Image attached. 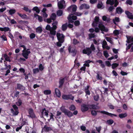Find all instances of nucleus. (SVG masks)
<instances>
[{
	"label": "nucleus",
	"mask_w": 133,
	"mask_h": 133,
	"mask_svg": "<svg viewBox=\"0 0 133 133\" xmlns=\"http://www.w3.org/2000/svg\"><path fill=\"white\" fill-rule=\"evenodd\" d=\"M60 109L62 112L68 117H70L73 116L72 113L70 111L65 108L64 107H62Z\"/></svg>",
	"instance_id": "obj_1"
},
{
	"label": "nucleus",
	"mask_w": 133,
	"mask_h": 133,
	"mask_svg": "<svg viewBox=\"0 0 133 133\" xmlns=\"http://www.w3.org/2000/svg\"><path fill=\"white\" fill-rule=\"evenodd\" d=\"M12 107L13 109L11 108L10 109L11 113L14 116L17 115L19 113L18 108L15 104L12 105Z\"/></svg>",
	"instance_id": "obj_2"
},
{
	"label": "nucleus",
	"mask_w": 133,
	"mask_h": 133,
	"mask_svg": "<svg viewBox=\"0 0 133 133\" xmlns=\"http://www.w3.org/2000/svg\"><path fill=\"white\" fill-rule=\"evenodd\" d=\"M69 52L72 53V56L73 57L75 56L77 53V51L75 47L74 48H72L70 45L68 48Z\"/></svg>",
	"instance_id": "obj_3"
},
{
	"label": "nucleus",
	"mask_w": 133,
	"mask_h": 133,
	"mask_svg": "<svg viewBox=\"0 0 133 133\" xmlns=\"http://www.w3.org/2000/svg\"><path fill=\"white\" fill-rule=\"evenodd\" d=\"M28 113L29 115H28L29 117H30L32 118H35L36 115L34 113L33 109L32 108H30L28 110Z\"/></svg>",
	"instance_id": "obj_4"
},
{
	"label": "nucleus",
	"mask_w": 133,
	"mask_h": 133,
	"mask_svg": "<svg viewBox=\"0 0 133 133\" xmlns=\"http://www.w3.org/2000/svg\"><path fill=\"white\" fill-rule=\"evenodd\" d=\"M62 97L63 99L65 100L71 99L73 100L74 99V97L71 94L63 95L62 96Z\"/></svg>",
	"instance_id": "obj_5"
},
{
	"label": "nucleus",
	"mask_w": 133,
	"mask_h": 133,
	"mask_svg": "<svg viewBox=\"0 0 133 133\" xmlns=\"http://www.w3.org/2000/svg\"><path fill=\"white\" fill-rule=\"evenodd\" d=\"M49 111L48 110H46V109L45 108L42 109V111L41 113V118H44V115L45 116H46V117H48V113Z\"/></svg>",
	"instance_id": "obj_6"
},
{
	"label": "nucleus",
	"mask_w": 133,
	"mask_h": 133,
	"mask_svg": "<svg viewBox=\"0 0 133 133\" xmlns=\"http://www.w3.org/2000/svg\"><path fill=\"white\" fill-rule=\"evenodd\" d=\"M56 35L57 39L59 41H61L62 42H64L65 36L63 34H61L60 33L58 32Z\"/></svg>",
	"instance_id": "obj_7"
},
{
	"label": "nucleus",
	"mask_w": 133,
	"mask_h": 133,
	"mask_svg": "<svg viewBox=\"0 0 133 133\" xmlns=\"http://www.w3.org/2000/svg\"><path fill=\"white\" fill-rule=\"evenodd\" d=\"M89 104L83 103L81 105V110L82 112H84L88 111L89 109Z\"/></svg>",
	"instance_id": "obj_8"
},
{
	"label": "nucleus",
	"mask_w": 133,
	"mask_h": 133,
	"mask_svg": "<svg viewBox=\"0 0 133 133\" xmlns=\"http://www.w3.org/2000/svg\"><path fill=\"white\" fill-rule=\"evenodd\" d=\"M82 52L83 54H87L89 56L91 53L92 51L90 48L86 47L85 49L83 50Z\"/></svg>",
	"instance_id": "obj_9"
},
{
	"label": "nucleus",
	"mask_w": 133,
	"mask_h": 133,
	"mask_svg": "<svg viewBox=\"0 0 133 133\" xmlns=\"http://www.w3.org/2000/svg\"><path fill=\"white\" fill-rule=\"evenodd\" d=\"M23 53L22 54V56L26 59L28 58V56L30 53L31 52L30 51V49H28L25 52H24V50L23 51Z\"/></svg>",
	"instance_id": "obj_10"
},
{
	"label": "nucleus",
	"mask_w": 133,
	"mask_h": 133,
	"mask_svg": "<svg viewBox=\"0 0 133 133\" xmlns=\"http://www.w3.org/2000/svg\"><path fill=\"white\" fill-rule=\"evenodd\" d=\"M98 27L99 29L102 31H104L107 32L108 31V29L106 28L105 26L102 24H99Z\"/></svg>",
	"instance_id": "obj_11"
},
{
	"label": "nucleus",
	"mask_w": 133,
	"mask_h": 133,
	"mask_svg": "<svg viewBox=\"0 0 133 133\" xmlns=\"http://www.w3.org/2000/svg\"><path fill=\"white\" fill-rule=\"evenodd\" d=\"M99 19V17L96 16L95 17L94 22L92 24V25L93 27H95L97 26Z\"/></svg>",
	"instance_id": "obj_12"
},
{
	"label": "nucleus",
	"mask_w": 133,
	"mask_h": 133,
	"mask_svg": "<svg viewBox=\"0 0 133 133\" xmlns=\"http://www.w3.org/2000/svg\"><path fill=\"white\" fill-rule=\"evenodd\" d=\"M65 3V1L64 0H62L58 2V6L59 9H62L65 8L63 4Z\"/></svg>",
	"instance_id": "obj_13"
},
{
	"label": "nucleus",
	"mask_w": 133,
	"mask_h": 133,
	"mask_svg": "<svg viewBox=\"0 0 133 133\" xmlns=\"http://www.w3.org/2000/svg\"><path fill=\"white\" fill-rule=\"evenodd\" d=\"M100 112L102 114L107 115L111 117H113V116H114L115 117L117 116V115L116 114L110 113L108 112L104 111H101Z\"/></svg>",
	"instance_id": "obj_14"
},
{
	"label": "nucleus",
	"mask_w": 133,
	"mask_h": 133,
	"mask_svg": "<svg viewBox=\"0 0 133 133\" xmlns=\"http://www.w3.org/2000/svg\"><path fill=\"white\" fill-rule=\"evenodd\" d=\"M17 89L21 90V91H23L25 90V88L24 86L19 83H17Z\"/></svg>",
	"instance_id": "obj_15"
},
{
	"label": "nucleus",
	"mask_w": 133,
	"mask_h": 133,
	"mask_svg": "<svg viewBox=\"0 0 133 133\" xmlns=\"http://www.w3.org/2000/svg\"><path fill=\"white\" fill-rule=\"evenodd\" d=\"M89 8L90 6L86 4H82L80 6L79 9L80 10H82L83 8L86 9H88Z\"/></svg>",
	"instance_id": "obj_16"
},
{
	"label": "nucleus",
	"mask_w": 133,
	"mask_h": 133,
	"mask_svg": "<svg viewBox=\"0 0 133 133\" xmlns=\"http://www.w3.org/2000/svg\"><path fill=\"white\" fill-rule=\"evenodd\" d=\"M125 14L127 15L128 17L130 19H132L133 15L132 14L128 11H125Z\"/></svg>",
	"instance_id": "obj_17"
},
{
	"label": "nucleus",
	"mask_w": 133,
	"mask_h": 133,
	"mask_svg": "<svg viewBox=\"0 0 133 133\" xmlns=\"http://www.w3.org/2000/svg\"><path fill=\"white\" fill-rule=\"evenodd\" d=\"M50 34L51 35H49L50 37L53 39L54 38V36L56 35V31L55 30L51 29L50 31Z\"/></svg>",
	"instance_id": "obj_18"
},
{
	"label": "nucleus",
	"mask_w": 133,
	"mask_h": 133,
	"mask_svg": "<svg viewBox=\"0 0 133 133\" xmlns=\"http://www.w3.org/2000/svg\"><path fill=\"white\" fill-rule=\"evenodd\" d=\"M123 11V10L120 7H118L116 8V12L118 14H121Z\"/></svg>",
	"instance_id": "obj_19"
},
{
	"label": "nucleus",
	"mask_w": 133,
	"mask_h": 133,
	"mask_svg": "<svg viewBox=\"0 0 133 133\" xmlns=\"http://www.w3.org/2000/svg\"><path fill=\"white\" fill-rule=\"evenodd\" d=\"M64 79L62 77L60 78L59 79V88L62 87V86L63 84H64Z\"/></svg>",
	"instance_id": "obj_20"
},
{
	"label": "nucleus",
	"mask_w": 133,
	"mask_h": 133,
	"mask_svg": "<svg viewBox=\"0 0 133 133\" xmlns=\"http://www.w3.org/2000/svg\"><path fill=\"white\" fill-rule=\"evenodd\" d=\"M55 92L56 96L58 97H60L61 94L59 90L57 88H56L55 90Z\"/></svg>",
	"instance_id": "obj_21"
},
{
	"label": "nucleus",
	"mask_w": 133,
	"mask_h": 133,
	"mask_svg": "<svg viewBox=\"0 0 133 133\" xmlns=\"http://www.w3.org/2000/svg\"><path fill=\"white\" fill-rule=\"evenodd\" d=\"M22 103V101L20 98L18 99L17 101L16 102V105L18 106H21Z\"/></svg>",
	"instance_id": "obj_22"
},
{
	"label": "nucleus",
	"mask_w": 133,
	"mask_h": 133,
	"mask_svg": "<svg viewBox=\"0 0 133 133\" xmlns=\"http://www.w3.org/2000/svg\"><path fill=\"white\" fill-rule=\"evenodd\" d=\"M44 128L45 129V130L46 132H48L49 131L52 130V128L48 127L46 125L44 126Z\"/></svg>",
	"instance_id": "obj_23"
},
{
	"label": "nucleus",
	"mask_w": 133,
	"mask_h": 133,
	"mask_svg": "<svg viewBox=\"0 0 133 133\" xmlns=\"http://www.w3.org/2000/svg\"><path fill=\"white\" fill-rule=\"evenodd\" d=\"M68 27V23H66L65 24H64L62 25V31H65L67 28Z\"/></svg>",
	"instance_id": "obj_24"
},
{
	"label": "nucleus",
	"mask_w": 133,
	"mask_h": 133,
	"mask_svg": "<svg viewBox=\"0 0 133 133\" xmlns=\"http://www.w3.org/2000/svg\"><path fill=\"white\" fill-rule=\"evenodd\" d=\"M17 14L22 19H25L27 18V16L25 14H22L19 12L17 13Z\"/></svg>",
	"instance_id": "obj_25"
},
{
	"label": "nucleus",
	"mask_w": 133,
	"mask_h": 133,
	"mask_svg": "<svg viewBox=\"0 0 133 133\" xmlns=\"http://www.w3.org/2000/svg\"><path fill=\"white\" fill-rule=\"evenodd\" d=\"M57 24V22H54L52 24V25H53L52 27L51 28V29L55 30L57 28V26L56 25Z\"/></svg>",
	"instance_id": "obj_26"
},
{
	"label": "nucleus",
	"mask_w": 133,
	"mask_h": 133,
	"mask_svg": "<svg viewBox=\"0 0 133 133\" xmlns=\"http://www.w3.org/2000/svg\"><path fill=\"white\" fill-rule=\"evenodd\" d=\"M106 4L112 5L114 4V0H107L106 2Z\"/></svg>",
	"instance_id": "obj_27"
},
{
	"label": "nucleus",
	"mask_w": 133,
	"mask_h": 133,
	"mask_svg": "<svg viewBox=\"0 0 133 133\" xmlns=\"http://www.w3.org/2000/svg\"><path fill=\"white\" fill-rule=\"evenodd\" d=\"M42 31V28L41 26H39L36 29V31L37 32L41 33Z\"/></svg>",
	"instance_id": "obj_28"
},
{
	"label": "nucleus",
	"mask_w": 133,
	"mask_h": 133,
	"mask_svg": "<svg viewBox=\"0 0 133 133\" xmlns=\"http://www.w3.org/2000/svg\"><path fill=\"white\" fill-rule=\"evenodd\" d=\"M32 10L36 11L37 14H39L40 11V10L38 8L37 6L34 7L32 9Z\"/></svg>",
	"instance_id": "obj_29"
},
{
	"label": "nucleus",
	"mask_w": 133,
	"mask_h": 133,
	"mask_svg": "<svg viewBox=\"0 0 133 133\" xmlns=\"http://www.w3.org/2000/svg\"><path fill=\"white\" fill-rule=\"evenodd\" d=\"M127 116V114L125 113L124 114H119V117L120 118H122L126 117Z\"/></svg>",
	"instance_id": "obj_30"
},
{
	"label": "nucleus",
	"mask_w": 133,
	"mask_h": 133,
	"mask_svg": "<svg viewBox=\"0 0 133 133\" xmlns=\"http://www.w3.org/2000/svg\"><path fill=\"white\" fill-rule=\"evenodd\" d=\"M89 108L90 109H96V106L94 104H89Z\"/></svg>",
	"instance_id": "obj_31"
},
{
	"label": "nucleus",
	"mask_w": 133,
	"mask_h": 133,
	"mask_svg": "<svg viewBox=\"0 0 133 133\" xmlns=\"http://www.w3.org/2000/svg\"><path fill=\"white\" fill-rule=\"evenodd\" d=\"M73 15L72 14H71L69 15L68 17V19L69 20V23H73L74 21L73 20L71 19V15Z\"/></svg>",
	"instance_id": "obj_32"
},
{
	"label": "nucleus",
	"mask_w": 133,
	"mask_h": 133,
	"mask_svg": "<svg viewBox=\"0 0 133 133\" xmlns=\"http://www.w3.org/2000/svg\"><path fill=\"white\" fill-rule=\"evenodd\" d=\"M56 15L55 13H52L50 16V18L52 20L55 21L56 19Z\"/></svg>",
	"instance_id": "obj_33"
},
{
	"label": "nucleus",
	"mask_w": 133,
	"mask_h": 133,
	"mask_svg": "<svg viewBox=\"0 0 133 133\" xmlns=\"http://www.w3.org/2000/svg\"><path fill=\"white\" fill-rule=\"evenodd\" d=\"M69 109L71 111H74L76 109L75 106L73 104H72L69 107Z\"/></svg>",
	"instance_id": "obj_34"
},
{
	"label": "nucleus",
	"mask_w": 133,
	"mask_h": 133,
	"mask_svg": "<svg viewBox=\"0 0 133 133\" xmlns=\"http://www.w3.org/2000/svg\"><path fill=\"white\" fill-rule=\"evenodd\" d=\"M63 11L61 10H58L56 12L57 15V16H61L63 14Z\"/></svg>",
	"instance_id": "obj_35"
},
{
	"label": "nucleus",
	"mask_w": 133,
	"mask_h": 133,
	"mask_svg": "<svg viewBox=\"0 0 133 133\" xmlns=\"http://www.w3.org/2000/svg\"><path fill=\"white\" fill-rule=\"evenodd\" d=\"M16 12V11L14 9H11L9 10V13L10 15H12V14H15Z\"/></svg>",
	"instance_id": "obj_36"
},
{
	"label": "nucleus",
	"mask_w": 133,
	"mask_h": 133,
	"mask_svg": "<svg viewBox=\"0 0 133 133\" xmlns=\"http://www.w3.org/2000/svg\"><path fill=\"white\" fill-rule=\"evenodd\" d=\"M119 65V64L116 63H113L111 65L112 68L114 69Z\"/></svg>",
	"instance_id": "obj_37"
},
{
	"label": "nucleus",
	"mask_w": 133,
	"mask_h": 133,
	"mask_svg": "<svg viewBox=\"0 0 133 133\" xmlns=\"http://www.w3.org/2000/svg\"><path fill=\"white\" fill-rule=\"evenodd\" d=\"M22 9L24 10L26 12H28L29 13H30L31 12V10L30 9H29V8L26 6H24Z\"/></svg>",
	"instance_id": "obj_38"
},
{
	"label": "nucleus",
	"mask_w": 133,
	"mask_h": 133,
	"mask_svg": "<svg viewBox=\"0 0 133 133\" xmlns=\"http://www.w3.org/2000/svg\"><path fill=\"white\" fill-rule=\"evenodd\" d=\"M32 72L34 74H35L39 72V70L38 68L34 69L32 70Z\"/></svg>",
	"instance_id": "obj_39"
},
{
	"label": "nucleus",
	"mask_w": 133,
	"mask_h": 133,
	"mask_svg": "<svg viewBox=\"0 0 133 133\" xmlns=\"http://www.w3.org/2000/svg\"><path fill=\"white\" fill-rule=\"evenodd\" d=\"M51 91L50 90H47L44 91V94L46 95H49L51 93Z\"/></svg>",
	"instance_id": "obj_40"
},
{
	"label": "nucleus",
	"mask_w": 133,
	"mask_h": 133,
	"mask_svg": "<svg viewBox=\"0 0 133 133\" xmlns=\"http://www.w3.org/2000/svg\"><path fill=\"white\" fill-rule=\"evenodd\" d=\"M77 7L76 5H72V12H76L77 10Z\"/></svg>",
	"instance_id": "obj_41"
},
{
	"label": "nucleus",
	"mask_w": 133,
	"mask_h": 133,
	"mask_svg": "<svg viewBox=\"0 0 133 133\" xmlns=\"http://www.w3.org/2000/svg\"><path fill=\"white\" fill-rule=\"evenodd\" d=\"M3 57L4 58H5V61H7V60H8L9 59H10L9 57L8 56V55L6 54H4L3 55Z\"/></svg>",
	"instance_id": "obj_42"
},
{
	"label": "nucleus",
	"mask_w": 133,
	"mask_h": 133,
	"mask_svg": "<svg viewBox=\"0 0 133 133\" xmlns=\"http://www.w3.org/2000/svg\"><path fill=\"white\" fill-rule=\"evenodd\" d=\"M91 114L92 116H96L97 114V112L95 110H92L91 111Z\"/></svg>",
	"instance_id": "obj_43"
},
{
	"label": "nucleus",
	"mask_w": 133,
	"mask_h": 133,
	"mask_svg": "<svg viewBox=\"0 0 133 133\" xmlns=\"http://www.w3.org/2000/svg\"><path fill=\"white\" fill-rule=\"evenodd\" d=\"M94 98L95 101H97L99 98V96L98 95H97L94 96Z\"/></svg>",
	"instance_id": "obj_44"
},
{
	"label": "nucleus",
	"mask_w": 133,
	"mask_h": 133,
	"mask_svg": "<svg viewBox=\"0 0 133 133\" xmlns=\"http://www.w3.org/2000/svg\"><path fill=\"white\" fill-rule=\"evenodd\" d=\"M39 70L41 71H42L44 70V66H43L42 64H39Z\"/></svg>",
	"instance_id": "obj_45"
},
{
	"label": "nucleus",
	"mask_w": 133,
	"mask_h": 133,
	"mask_svg": "<svg viewBox=\"0 0 133 133\" xmlns=\"http://www.w3.org/2000/svg\"><path fill=\"white\" fill-rule=\"evenodd\" d=\"M4 64L5 66V68L4 69H2V70H6L8 69V66L7 62H6L5 61H4Z\"/></svg>",
	"instance_id": "obj_46"
},
{
	"label": "nucleus",
	"mask_w": 133,
	"mask_h": 133,
	"mask_svg": "<svg viewBox=\"0 0 133 133\" xmlns=\"http://www.w3.org/2000/svg\"><path fill=\"white\" fill-rule=\"evenodd\" d=\"M114 8H115L113 6H110L108 8V10L109 12H111L114 9Z\"/></svg>",
	"instance_id": "obj_47"
},
{
	"label": "nucleus",
	"mask_w": 133,
	"mask_h": 133,
	"mask_svg": "<svg viewBox=\"0 0 133 133\" xmlns=\"http://www.w3.org/2000/svg\"><path fill=\"white\" fill-rule=\"evenodd\" d=\"M107 41L109 42L110 43L112 44V38L108 37H106L105 38Z\"/></svg>",
	"instance_id": "obj_48"
},
{
	"label": "nucleus",
	"mask_w": 133,
	"mask_h": 133,
	"mask_svg": "<svg viewBox=\"0 0 133 133\" xmlns=\"http://www.w3.org/2000/svg\"><path fill=\"white\" fill-rule=\"evenodd\" d=\"M79 41L75 38H74L73 40V43L74 45H76L77 44L79 43Z\"/></svg>",
	"instance_id": "obj_49"
},
{
	"label": "nucleus",
	"mask_w": 133,
	"mask_h": 133,
	"mask_svg": "<svg viewBox=\"0 0 133 133\" xmlns=\"http://www.w3.org/2000/svg\"><path fill=\"white\" fill-rule=\"evenodd\" d=\"M103 54L104 56L107 58L109 56V55L107 51H103Z\"/></svg>",
	"instance_id": "obj_50"
},
{
	"label": "nucleus",
	"mask_w": 133,
	"mask_h": 133,
	"mask_svg": "<svg viewBox=\"0 0 133 133\" xmlns=\"http://www.w3.org/2000/svg\"><path fill=\"white\" fill-rule=\"evenodd\" d=\"M36 35L34 33H31L30 34V37L31 39H32L34 38L35 37Z\"/></svg>",
	"instance_id": "obj_51"
},
{
	"label": "nucleus",
	"mask_w": 133,
	"mask_h": 133,
	"mask_svg": "<svg viewBox=\"0 0 133 133\" xmlns=\"http://www.w3.org/2000/svg\"><path fill=\"white\" fill-rule=\"evenodd\" d=\"M80 24V22L78 20L75 21L74 22V24L76 26H79V25Z\"/></svg>",
	"instance_id": "obj_52"
},
{
	"label": "nucleus",
	"mask_w": 133,
	"mask_h": 133,
	"mask_svg": "<svg viewBox=\"0 0 133 133\" xmlns=\"http://www.w3.org/2000/svg\"><path fill=\"white\" fill-rule=\"evenodd\" d=\"M114 122L113 120L111 119H109L107 121V123L110 125L112 124Z\"/></svg>",
	"instance_id": "obj_53"
},
{
	"label": "nucleus",
	"mask_w": 133,
	"mask_h": 133,
	"mask_svg": "<svg viewBox=\"0 0 133 133\" xmlns=\"http://www.w3.org/2000/svg\"><path fill=\"white\" fill-rule=\"evenodd\" d=\"M90 48L91 49V51H94L95 50V49H96L95 48V47L94 45L93 44H92L91 45Z\"/></svg>",
	"instance_id": "obj_54"
},
{
	"label": "nucleus",
	"mask_w": 133,
	"mask_h": 133,
	"mask_svg": "<svg viewBox=\"0 0 133 133\" xmlns=\"http://www.w3.org/2000/svg\"><path fill=\"white\" fill-rule=\"evenodd\" d=\"M97 79L98 80H101L102 79V77L101 76H100L99 74L97 73V76H96Z\"/></svg>",
	"instance_id": "obj_55"
},
{
	"label": "nucleus",
	"mask_w": 133,
	"mask_h": 133,
	"mask_svg": "<svg viewBox=\"0 0 133 133\" xmlns=\"http://www.w3.org/2000/svg\"><path fill=\"white\" fill-rule=\"evenodd\" d=\"M45 29L47 30L50 31L51 29V28L50 25L48 24L46 27Z\"/></svg>",
	"instance_id": "obj_56"
},
{
	"label": "nucleus",
	"mask_w": 133,
	"mask_h": 133,
	"mask_svg": "<svg viewBox=\"0 0 133 133\" xmlns=\"http://www.w3.org/2000/svg\"><path fill=\"white\" fill-rule=\"evenodd\" d=\"M126 3L127 4L130 5H131L132 4V1L131 0H127Z\"/></svg>",
	"instance_id": "obj_57"
},
{
	"label": "nucleus",
	"mask_w": 133,
	"mask_h": 133,
	"mask_svg": "<svg viewBox=\"0 0 133 133\" xmlns=\"http://www.w3.org/2000/svg\"><path fill=\"white\" fill-rule=\"evenodd\" d=\"M105 63L106 65L108 67H110L111 65V63L109 61H106Z\"/></svg>",
	"instance_id": "obj_58"
},
{
	"label": "nucleus",
	"mask_w": 133,
	"mask_h": 133,
	"mask_svg": "<svg viewBox=\"0 0 133 133\" xmlns=\"http://www.w3.org/2000/svg\"><path fill=\"white\" fill-rule=\"evenodd\" d=\"M107 45V42L105 40H104L103 41V42L102 44V47L103 48H105L104 47V46Z\"/></svg>",
	"instance_id": "obj_59"
},
{
	"label": "nucleus",
	"mask_w": 133,
	"mask_h": 133,
	"mask_svg": "<svg viewBox=\"0 0 133 133\" xmlns=\"http://www.w3.org/2000/svg\"><path fill=\"white\" fill-rule=\"evenodd\" d=\"M133 44V43H132L130 44H129L126 48V50H128L129 49Z\"/></svg>",
	"instance_id": "obj_60"
},
{
	"label": "nucleus",
	"mask_w": 133,
	"mask_h": 133,
	"mask_svg": "<svg viewBox=\"0 0 133 133\" xmlns=\"http://www.w3.org/2000/svg\"><path fill=\"white\" fill-rule=\"evenodd\" d=\"M63 42H62L61 41H59L57 43V45L58 46L60 47L62 45V43H63Z\"/></svg>",
	"instance_id": "obj_61"
},
{
	"label": "nucleus",
	"mask_w": 133,
	"mask_h": 133,
	"mask_svg": "<svg viewBox=\"0 0 133 133\" xmlns=\"http://www.w3.org/2000/svg\"><path fill=\"white\" fill-rule=\"evenodd\" d=\"M103 5V4L102 2L101 3H98L97 5V8H98L100 9L101 8Z\"/></svg>",
	"instance_id": "obj_62"
},
{
	"label": "nucleus",
	"mask_w": 133,
	"mask_h": 133,
	"mask_svg": "<svg viewBox=\"0 0 133 133\" xmlns=\"http://www.w3.org/2000/svg\"><path fill=\"white\" fill-rule=\"evenodd\" d=\"M89 38L90 39L92 38H94L95 37V34H90L89 35Z\"/></svg>",
	"instance_id": "obj_63"
},
{
	"label": "nucleus",
	"mask_w": 133,
	"mask_h": 133,
	"mask_svg": "<svg viewBox=\"0 0 133 133\" xmlns=\"http://www.w3.org/2000/svg\"><path fill=\"white\" fill-rule=\"evenodd\" d=\"M4 31L5 32L9 30L10 31L9 28L8 27H4Z\"/></svg>",
	"instance_id": "obj_64"
}]
</instances>
